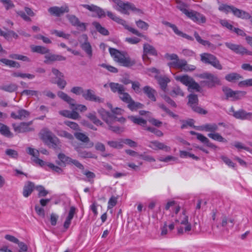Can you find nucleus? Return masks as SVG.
Here are the masks:
<instances>
[{"label": "nucleus", "mask_w": 252, "mask_h": 252, "mask_svg": "<svg viewBox=\"0 0 252 252\" xmlns=\"http://www.w3.org/2000/svg\"><path fill=\"white\" fill-rule=\"evenodd\" d=\"M165 58L167 60L173 61L167 63L170 67L181 69L185 71H193L195 69V66L192 65H188L187 62L184 59H180L175 54H170L166 53L165 54Z\"/></svg>", "instance_id": "f257e3e1"}, {"label": "nucleus", "mask_w": 252, "mask_h": 252, "mask_svg": "<svg viewBox=\"0 0 252 252\" xmlns=\"http://www.w3.org/2000/svg\"><path fill=\"white\" fill-rule=\"evenodd\" d=\"M111 56L113 58L114 60L119 63L121 65L126 67H129L134 65L136 62L134 60L131 59L128 56H126L124 53L113 48L109 49Z\"/></svg>", "instance_id": "f03ea898"}, {"label": "nucleus", "mask_w": 252, "mask_h": 252, "mask_svg": "<svg viewBox=\"0 0 252 252\" xmlns=\"http://www.w3.org/2000/svg\"><path fill=\"white\" fill-rule=\"evenodd\" d=\"M98 113L102 120L104 121L108 126L109 129L117 133L124 131L123 128H121L118 126H112V125L116 122L117 119V117L114 115L111 114L103 108L99 109L98 110Z\"/></svg>", "instance_id": "7ed1b4c3"}, {"label": "nucleus", "mask_w": 252, "mask_h": 252, "mask_svg": "<svg viewBox=\"0 0 252 252\" xmlns=\"http://www.w3.org/2000/svg\"><path fill=\"white\" fill-rule=\"evenodd\" d=\"M41 138L44 141H49L47 145L50 147L55 150H61L62 145L60 139L48 129L43 130Z\"/></svg>", "instance_id": "20e7f679"}, {"label": "nucleus", "mask_w": 252, "mask_h": 252, "mask_svg": "<svg viewBox=\"0 0 252 252\" xmlns=\"http://www.w3.org/2000/svg\"><path fill=\"white\" fill-rule=\"evenodd\" d=\"M57 94L60 98H61L62 99L70 105V108L72 110H74V111L79 110L81 112H84L87 110V107L84 105H76L75 100L74 99L70 97L69 95H68L64 93V92L59 91L58 92Z\"/></svg>", "instance_id": "39448f33"}, {"label": "nucleus", "mask_w": 252, "mask_h": 252, "mask_svg": "<svg viewBox=\"0 0 252 252\" xmlns=\"http://www.w3.org/2000/svg\"><path fill=\"white\" fill-rule=\"evenodd\" d=\"M117 6L116 8L118 11L123 14L129 15L128 10L133 12H139L140 10L136 8L135 5L130 2H125L121 0H112Z\"/></svg>", "instance_id": "423d86ee"}, {"label": "nucleus", "mask_w": 252, "mask_h": 252, "mask_svg": "<svg viewBox=\"0 0 252 252\" xmlns=\"http://www.w3.org/2000/svg\"><path fill=\"white\" fill-rule=\"evenodd\" d=\"M200 60L202 63L210 64L219 70L222 69V66L219 60L214 55L207 53H202L200 55Z\"/></svg>", "instance_id": "0eeeda50"}, {"label": "nucleus", "mask_w": 252, "mask_h": 252, "mask_svg": "<svg viewBox=\"0 0 252 252\" xmlns=\"http://www.w3.org/2000/svg\"><path fill=\"white\" fill-rule=\"evenodd\" d=\"M107 15L112 20L115 21L119 24L124 26L126 30H127L130 32H132L133 34H135L139 37H142L144 38L145 39H147V36L144 35L137 30L128 26L127 25H126V21L120 18V17L116 16L114 13H113L111 11H108L107 12Z\"/></svg>", "instance_id": "6e6552de"}, {"label": "nucleus", "mask_w": 252, "mask_h": 252, "mask_svg": "<svg viewBox=\"0 0 252 252\" xmlns=\"http://www.w3.org/2000/svg\"><path fill=\"white\" fill-rule=\"evenodd\" d=\"M200 77L207 79L204 81L205 85L209 88H212L221 85L220 79L217 75L209 72H205L200 75Z\"/></svg>", "instance_id": "1a4fd4ad"}, {"label": "nucleus", "mask_w": 252, "mask_h": 252, "mask_svg": "<svg viewBox=\"0 0 252 252\" xmlns=\"http://www.w3.org/2000/svg\"><path fill=\"white\" fill-rule=\"evenodd\" d=\"M189 101L188 104L191 107L192 110L199 114H206L207 111L203 109L202 108L197 106L198 103V96L195 94H190L188 96Z\"/></svg>", "instance_id": "9d476101"}, {"label": "nucleus", "mask_w": 252, "mask_h": 252, "mask_svg": "<svg viewBox=\"0 0 252 252\" xmlns=\"http://www.w3.org/2000/svg\"><path fill=\"white\" fill-rule=\"evenodd\" d=\"M32 121H30L29 122H22L19 125H17L15 124H12V127L14 130L18 133H25L34 130V128L30 127V126L32 125Z\"/></svg>", "instance_id": "9b49d317"}, {"label": "nucleus", "mask_w": 252, "mask_h": 252, "mask_svg": "<svg viewBox=\"0 0 252 252\" xmlns=\"http://www.w3.org/2000/svg\"><path fill=\"white\" fill-rule=\"evenodd\" d=\"M230 111L233 113V116L236 119L249 121L252 120V113L251 112H247L243 109L235 111L233 107L230 108Z\"/></svg>", "instance_id": "f8f14e48"}, {"label": "nucleus", "mask_w": 252, "mask_h": 252, "mask_svg": "<svg viewBox=\"0 0 252 252\" xmlns=\"http://www.w3.org/2000/svg\"><path fill=\"white\" fill-rule=\"evenodd\" d=\"M225 46L236 54L244 55L245 54L252 55V52L248 51L240 45L235 44L230 42H225Z\"/></svg>", "instance_id": "ddd939ff"}, {"label": "nucleus", "mask_w": 252, "mask_h": 252, "mask_svg": "<svg viewBox=\"0 0 252 252\" xmlns=\"http://www.w3.org/2000/svg\"><path fill=\"white\" fill-rule=\"evenodd\" d=\"M222 91L225 94L226 99L231 97L235 100L240 98V96H243L246 94V92L242 91H234L230 88L224 86L222 87Z\"/></svg>", "instance_id": "4468645a"}, {"label": "nucleus", "mask_w": 252, "mask_h": 252, "mask_svg": "<svg viewBox=\"0 0 252 252\" xmlns=\"http://www.w3.org/2000/svg\"><path fill=\"white\" fill-rule=\"evenodd\" d=\"M48 11L52 15L60 17L65 13H68L69 11V8L67 5H64L61 7L53 6L48 9Z\"/></svg>", "instance_id": "2eb2a0df"}, {"label": "nucleus", "mask_w": 252, "mask_h": 252, "mask_svg": "<svg viewBox=\"0 0 252 252\" xmlns=\"http://www.w3.org/2000/svg\"><path fill=\"white\" fill-rule=\"evenodd\" d=\"M186 16L195 22L205 23L206 18L202 14L193 10H190L187 13Z\"/></svg>", "instance_id": "dca6fc26"}, {"label": "nucleus", "mask_w": 252, "mask_h": 252, "mask_svg": "<svg viewBox=\"0 0 252 252\" xmlns=\"http://www.w3.org/2000/svg\"><path fill=\"white\" fill-rule=\"evenodd\" d=\"M44 58V63L47 64H51L56 61H65L66 60V58L63 56L53 54L50 53V52L45 55Z\"/></svg>", "instance_id": "f3484780"}, {"label": "nucleus", "mask_w": 252, "mask_h": 252, "mask_svg": "<svg viewBox=\"0 0 252 252\" xmlns=\"http://www.w3.org/2000/svg\"><path fill=\"white\" fill-rule=\"evenodd\" d=\"M81 6L91 12H95L98 18L105 16V13L103 9L94 4H82Z\"/></svg>", "instance_id": "a211bd4d"}, {"label": "nucleus", "mask_w": 252, "mask_h": 252, "mask_svg": "<svg viewBox=\"0 0 252 252\" xmlns=\"http://www.w3.org/2000/svg\"><path fill=\"white\" fill-rule=\"evenodd\" d=\"M83 97L87 100L97 102H103V99L95 95L94 91L88 89L83 94Z\"/></svg>", "instance_id": "6ab92c4d"}, {"label": "nucleus", "mask_w": 252, "mask_h": 252, "mask_svg": "<svg viewBox=\"0 0 252 252\" xmlns=\"http://www.w3.org/2000/svg\"><path fill=\"white\" fill-rule=\"evenodd\" d=\"M81 38L84 41V43L81 44L82 49L87 54L90 58L92 57V48L91 44L88 42V36L86 34H83L81 36Z\"/></svg>", "instance_id": "aec40b11"}, {"label": "nucleus", "mask_w": 252, "mask_h": 252, "mask_svg": "<svg viewBox=\"0 0 252 252\" xmlns=\"http://www.w3.org/2000/svg\"><path fill=\"white\" fill-rule=\"evenodd\" d=\"M66 17L68 20L70 24L74 26H77L82 28L83 31L86 30V25L84 23H81L79 19L74 15L68 14Z\"/></svg>", "instance_id": "412c9836"}, {"label": "nucleus", "mask_w": 252, "mask_h": 252, "mask_svg": "<svg viewBox=\"0 0 252 252\" xmlns=\"http://www.w3.org/2000/svg\"><path fill=\"white\" fill-rule=\"evenodd\" d=\"M234 223L235 220L234 219L229 218L225 214H222L220 223V226L225 228L227 226H229V224H230V226L233 227L234 225Z\"/></svg>", "instance_id": "4be33fe9"}, {"label": "nucleus", "mask_w": 252, "mask_h": 252, "mask_svg": "<svg viewBox=\"0 0 252 252\" xmlns=\"http://www.w3.org/2000/svg\"><path fill=\"white\" fill-rule=\"evenodd\" d=\"M74 136L77 140L83 143H87L86 144V148H92L94 146V143L92 142H90V138L84 133L82 132H75L74 133Z\"/></svg>", "instance_id": "5701e85b"}, {"label": "nucleus", "mask_w": 252, "mask_h": 252, "mask_svg": "<svg viewBox=\"0 0 252 252\" xmlns=\"http://www.w3.org/2000/svg\"><path fill=\"white\" fill-rule=\"evenodd\" d=\"M74 149L78 156L82 158H96V157L91 152L82 150L80 146H74Z\"/></svg>", "instance_id": "b1692460"}, {"label": "nucleus", "mask_w": 252, "mask_h": 252, "mask_svg": "<svg viewBox=\"0 0 252 252\" xmlns=\"http://www.w3.org/2000/svg\"><path fill=\"white\" fill-rule=\"evenodd\" d=\"M150 144L151 145H149V147L155 150H163L166 152H169L171 150L170 147L158 141H151Z\"/></svg>", "instance_id": "393cba45"}, {"label": "nucleus", "mask_w": 252, "mask_h": 252, "mask_svg": "<svg viewBox=\"0 0 252 252\" xmlns=\"http://www.w3.org/2000/svg\"><path fill=\"white\" fill-rule=\"evenodd\" d=\"M35 188L34 184L31 181L27 182L23 188V196L25 197H29Z\"/></svg>", "instance_id": "a878e982"}, {"label": "nucleus", "mask_w": 252, "mask_h": 252, "mask_svg": "<svg viewBox=\"0 0 252 252\" xmlns=\"http://www.w3.org/2000/svg\"><path fill=\"white\" fill-rule=\"evenodd\" d=\"M194 36L198 43L204 46H207L211 50H215L216 46L213 44L208 40H205L201 39L198 33L195 32H194Z\"/></svg>", "instance_id": "bb28decb"}, {"label": "nucleus", "mask_w": 252, "mask_h": 252, "mask_svg": "<svg viewBox=\"0 0 252 252\" xmlns=\"http://www.w3.org/2000/svg\"><path fill=\"white\" fill-rule=\"evenodd\" d=\"M144 93L147 96V97L153 101H156L155 94L156 91L152 88L149 86H146L143 88Z\"/></svg>", "instance_id": "cd10ccee"}, {"label": "nucleus", "mask_w": 252, "mask_h": 252, "mask_svg": "<svg viewBox=\"0 0 252 252\" xmlns=\"http://www.w3.org/2000/svg\"><path fill=\"white\" fill-rule=\"evenodd\" d=\"M58 158L60 160L56 162L58 165H62L63 164L64 166H65L66 164H71L72 159L66 156L65 154L60 153L58 155Z\"/></svg>", "instance_id": "c85d7f7f"}, {"label": "nucleus", "mask_w": 252, "mask_h": 252, "mask_svg": "<svg viewBox=\"0 0 252 252\" xmlns=\"http://www.w3.org/2000/svg\"><path fill=\"white\" fill-rule=\"evenodd\" d=\"M109 87L113 93H117L119 94L122 93L123 91H126V88L124 85L117 83L111 82L109 83Z\"/></svg>", "instance_id": "c756f323"}, {"label": "nucleus", "mask_w": 252, "mask_h": 252, "mask_svg": "<svg viewBox=\"0 0 252 252\" xmlns=\"http://www.w3.org/2000/svg\"><path fill=\"white\" fill-rule=\"evenodd\" d=\"M75 208L73 206L70 207L68 216H67L66 220L63 223V227L66 229L68 228L71 223V221L73 219L75 213Z\"/></svg>", "instance_id": "7c9ffc66"}, {"label": "nucleus", "mask_w": 252, "mask_h": 252, "mask_svg": "<svg viewBox=\"0 0 252 252\" xmlns=\"http://www.w3.org/2000/svg\"><path fill=\"white\" fill-rule=\"evenodd\" d=\"M233 14L238 18L244 19H250L251 18V16L248 12L240 10L234 7L233 10Z\"/></svg>", "instance_id": "2f4dec72"}, {"label": "nucleus", "mask_w": 252, "mask_h": 252, "mask_svg": "<svg viewBox=\"0 0 252 252\" xmlns=\"http://www.w3.org/2000/svg\"><path fill=\"white\" fill-rule=\"evenodd\" d=\"M31 49L32 52L37 53L40 54H45L49 53L50 50L45 47L39 45H31Z\"/></svg>", "instance_id": "473e14b6"}, {"label": "nucleus", "mask_w": 252, "mask_h": 252, "mask_svg": "<svg viewBox=\"0 0 252 252\" xmlns=\"http://www.w3.org/2000/svg\"><path fill=\"white\" fill-rule=\"evenodd\" d=\"M59 113L63 116L74 120L77 119L80 117L79 114L74 110H72L71 112L68 110L61 111L59 112Z\"/></svg>", "instance_id": "72a5a7b5"}, {"label": "nucleus", "mask_w": 252, "mask_h": 252, "mask_svg": "<svg viewBox=\"0 0 252 252\" xmlns=\"http://www.w3.org/2000/svg\"><path fill=\"white\" fill-rule=\"evenodd\" d=\"M218 129V126L216 124H206L201 126L199 129L213 133L217 131Z\"/></svg>", "instance_id": "f704fd0d"}, {"label": "nucleus", "mask_w": 252, "mask_h": 252, "mask_svg": "<svg viewBox=\"0 0 252 252\" xmlns=\"http://www.w3.org/2000/svg\"><path fill=\"white\" fill-rule=\"evenodd\" d=\"M157 80L161 90L166 92L167 84L170 80L166 76H159L157 78Z\"/></svg>", "instance_id": "c9c22d12"}, {"label": "nucleus", "mask_w": 252, "mask_h": 252, "mask_svg": "<svg viewBox=\"0 0 252 252\" xmlns=\"http://www.w3.org/2000/svg\"><path fill=\"white\" fill-rule=\"evenodd\" d=\"M197 138L198 140L200 141L202 143L205 144L208 147L217 149L218 147L215 145L214 144L211 143L208 138L202 135V134H197Z\"/></svg>", "instance_id": "e433bc0d"}, {"label": "nucleus", "mask_w": 252, "mask_h": 252, "mask_svg": "<svg viewBox=\"0 0 252 252\" xmlns=\"http://www.w3.org/2000/svg\"><path fill=\"white\" fill-rule=\"evenodd\" d=\"M0 133L7 137L11 138L13 136V134L10 131L9 127L1 123H0Z\"/></svg>", "instance_id": "4c0bfd02"}, {"label": "nucleus", "mask_w": 252, "mask_h": 252, "mask_svg": "<svg viewBox=\"0 0 252 252\" xmlns=\"http://www.w3.org/2000/svg\"><path fill=\"white\" fill-rule=\"evenodd\" d=\"M175 79L177 81L181 82L182 84L188 87L193 79L192 78L187 75L178 76L175 77Z\"/></svg>", "instance_id": "58836bf2"}, {"label": "nucleus", "mask_w": 252, "mask_h": 252, "mask_svg": "<svg viewBox=\"0 0 252 252\" xmlns=\"http://www.w3.org/2000/svg\"><path fill=\"white\" fill-rule=\"evenodd\" d=\"M92 24L95 28L96 30L102 35L105 36L109 35V32L108 31L106 28L102 27L98 22H94Z\"/></svg>", "instance_id": "ea45409f"}, {"label": "nucleus", "mask_w": 252, "mask_h": 252, "mask_svg": "<svg viewBox=\"0 0 252 252\" xmlns=\"http://www.w3.org/2000/svg\"><path fill=\"white\" fill-rule=\"evenodd\" d=\"M86 117L94 125L97 126H103V123L97 118L95 113H89L86 115Z\"/></svg>", "instance_id": "a19ab883"}, {"label": "nucleus", "mask_w": 252, "mask_h": 252, "mask_svg": "<svg viewBox=\"0 0 252 252\" xmlns=\"http://www.w3.org/2000/svg\"><path fill=\"white\" fill-rule=\"evenodd\" d=\"M127 107L131 111H136L138 109L143 108L144 105L140 102H135L131 99L128 102Z\"/></svg>", "instance_id": "79ce46f5"}, {"label": "nucleus", "mask_w": 252, "mask_h": 252, "mask_svg": "<svg viewBox=\"0 0 252 252\" xmlns=\"http://www.w3.org/2000/svg\"><path fill=\"white\" fill-rule=\"evenodd\" d=\"M18 89V86L14 83H11L8 85L0 86V90L7 92L9 93H13L16 91Z\"/></svg>", "instance_id": "37998d69"}, {"label": "nucleus", "mask_w": 252, "mask_h": 252, "mask_svg": "<svg viewBox=\"0 0 252 252\" xmlns=\"http://www.w3.org/2000/svg\"><path fill=\"white\" fill-rule=\"evenodd\" d=\"M143 50L145 54H149L154 56L157 55V52L155 48L149 44L145 43L143 46Z\"/></svg>", "instance_id": "c03bdc74"}, {"label": "nucleus", "mask_w": 252, "mask_h": 252, "mask_svg": "<svg viewBox=\"0 0 252 252\" xmlns=\"http://www.w3.org/2000/svg\"><path fill=\"white\" fill-rule=\"evenodd\" d=\"M175 1L177 4V8L186 15L187 13L189 11L187 9L188 5L180 0H175Z\"/></svg>", "instance_id": "a18cd8bd"}, {"label": "nucleus", "mask_w": 252, "mask_h": 252, "mask_svg": "<svg viewBox=\"0 0 252 252\" xmlns=\"http://www.w3.org/2000/svg\"><path fill=\"white\" fill-rule=\"evenodd\" d=\"M128 119L130 120L133 123L145 126L146 125V120L143 119L142 118L136 117L133 116H130L128 117Z\"/></svg>", "instance_id": "49530a36"}, {"label": "nucleus", "mask_w": 252, "mask_h": 252, "mask_svg": "<svg viewBox=\"0 0 252 252\" xmlns=\"http://www.w3.org/2000/svg\"><path fill=\"white\" fill-rule=\"evenodd\" d=\"M208 136L214 140H216V141H218L219 142H224V143L227 142L226 139H225L224 138H223L219 133H216L215 132H213V133H210L208 134Z\"/></svg>", "instance_id": "de8ad7c7"}, {"label": "nucleus", "mask_w": 252, "mask_h": 252, "mask_svg": "<svg viewBox=\"0 0 252 252\" xmlns=\"http://www.w3.org/2000/svg\"><path fill=\"white\" fill-rule=\"evenodd\" d=\"M242 78L243 77L239 74L235 72L228 74L225 76V79L229 82H232L234 80L242 79Z\"/></svg>", "instance_id": "09e8293b"}, {"label": "nucleus", "mask_w": 252, "mask_h": 252, "mask_svg": "<svg viewBox=\"0 0 252 252\" xmlns=\"http://www.w3.org/2000/svg\"><path fill=\"white\" fill-rule=\"evenodd\" d=\"M0 62L10 67L19 68L20 67V64L14 61L9 60L6 59H1Z\"/></svg>", "instance_id": "8fccbe9b"}, {"label": "nucleus", "mask_w": 252, "mask_h": 252, "mask_svg": "<svg viewBox=\"0 0 252 252\" xmlns=\"http://www.w3.org/2000/svg\"><path fill=\"white\" fill-rule=\"evenodd\" d=\"M170 95L173 96L177 95L183 96H184V93L179 86H176L173 88Z\"/></svg>", "instance_id": "3c124183"}, {"label": "nucleus", "mask_w": 252, "mask_h": 252, "mask_svg": "<svg viewBox=\"0 0 252 252\" xmlns=\"http://www.w3.org/2000/svg\"><path fill=\"white\" fill-rule=\"evenodd\" d=\"M57 134L60 137H63L69 140H73L74 139L73 136L71 133L63 130H58Z\"/></svg>", "instance_id": "603ef678"}, {"label": "nucleus", "mask_w": 252, "mask_h": 252, "mask_svg": "<svg viewBox=\"0 0 252 252\" xmlns=\"http://www.w3.org/2000/svg\"><path fill=\"white\" fill-rule=\"evenodd\" d=\"M51 33L55 34L58 37H63V38L64 39H69V38L70 37V35L69 34L65 33L63 31H57L56 30H52L51 31Z\"/></svg>", "instance_id": "864d4df0"}, {"label": "nucleus", "mask_w": 252, "mask_h": 252, "mask_svg": "<svg viewBox=\"0 0 252 252\" xmlns=\"http://www.w3.org/2000/svg\"><path fill=\"white\" fill-rule=\"evenodd\" d=\"M120 98L124 102L128 103V102L132 99L130 95L127 93H126L125 91H123L122 93L120 94Z\"/></svg>", "instance_id": "5fc2aeb1"}, {"label": "nucleus", "mask_w": 252, "mask_h": 252, "mask_svg": "<svg viewBox=\"0 0 252 252\" xmlns=\"http://www.w3.org/2000/svg\"><path fill=\"white\" fill-rule=\"evenodd\" d=\"M35 189L38 191V197H44L48 193V191L42 186H37Z\"/></svg>", "instance_id": "6e6d98bb"}, {"label": "nucleus", "mask_w": 252, "mask_h": 252, "mask_svg": "<svg viewBox=\"0 0 252 252\" xmlns=\"http://www.w3.org/2000/svg\"><path fill=\"white\" fill-rule=\"evenodd\" d=\"M5 153L7 156L13 158H17L19 156L17 151L11 149H6Z\"/></svg>", "instance_id": "4d7b16f0"}, {"label": "nucleus", "mask_w": 252, "mask_h": 252, "mask_svg": "<svg viewBox=\"0 0 252 252\" xmlns=\"http://www.w3.org/2000/svg\"><path fill=\"white\" fill-rule=\"evenodd\" d=\"M18 119L23 120L24 119L29 117L30 113L25 109H21L18 111Z\"/></svg>", "instance_id": "13d9d810"}, {"label": "nucleus", "mask_w": 252, "mask_h": 252, "mask_svg": "<svg viewBox=\"0 0 252 252\" xmlns=\"http://www.w3.org/2000/svg\"><path fill=\"white\" fill-rule=\"evenodd\" d=\"M136 25L138 28L145 31L147 30L149 27L148 23L141 20H139L136 21Z\"/></svg>", "instance_id": "bf43d9fd"}, {"label": "nucleus", "mask_w": 252, "mask_h": 252, "mask_svg": "<svg viewBox=\"0 0 252 252\" xmlns=\"http://www.w3.org/2000/svg\"><path fill=\"white\" fill-rule=\"evenodd\" d=\"M180 156L181 158L189 157V158H191L196 160H197L199 159V158L198 157L195 156L194 154H192L191 153H189L188 152L184 151H180Z\"/></svg>", "instance_id": "052dcab7"}, {"label": "nucleus", "mask_w": 252, "mask_h": 252, "mask_svg": "<svg viewBox=\"0 0 252 252\" xmlns=\"http://www.w3.org/2000/svg\"><path fill=\"white\" fill-rule=\"evenodd\" d=\"M64 124L67 126H69L71 129H72L74 130H76V131H80L81 130L79 125L75 122L66 121L64 122Z\"/></svg>", "instance_id": "680f3d73"}, {"label": "nucleus", "mask_w": 252, "mask_h": 252, "mask_svg": "<svg viewBox=\"0 0 252 252\" xmlns=\"http://www.w3.org/2000/svg\"><path fill=\"white\" fill-rule=\"evenodd\" d=\"M27 152L28 154L32 156L34 158L38 157L39 155V152L38 150L31 147L27 148Z\"/></svg>", "instance_id": "e2e57ef3"}, {"label": "nucleus", "mask_w": 252, "mask_h": 252, "mask_svg": "<svg viewBox=\"0 0 252 252\" xmlns=\"http://www.w3.org/2000/svg\"><path fill=\"white\" fill-rule=\"evenodd\" d=\"M6 10H9L14 7V4L11 0H0Z\"/></svg>", "instance_id": "0e129e2a"}, {"label": "nucleus", "mask_w": 252, "mask_h": 252, "mask_svg": "<svg viewBox=\"0 0 252 252\" xmlns=\"http://www.w3.org/2000/svg\"><path fill=\"white\" fill-rule=\"evenodd\" d=\"M107 144L111 147L116 149H121L123 147V144L116 141H108Z\"/></svg>", "instance_id": "69168bd1"}, {"label": "nucleus", "mask_w": 252, "mask_h": 252, "mask_svg": "<svg viewBox=\"0 0 252 252\" xmlns=\"http://www.w3.org/2000/svg\"><path fill=\"white\" fill-rule=\"evenodd\" d=\"M63 77H60L59 78H58L56 82H52V83L57 84L60 89H63L66 85V82L65 80L63 79Z\"/></svg>", "instance_id": "338daca9"}, {"label": "nucleus", "mask_w": 252, "mask_h": 252, "mask_svg": "<svg viewBox=\"0 0 252 252\" xmlns=\"http://www.w3.org/2000/svg\"><path fill=\"white\" fill-rule=\"evenodd\" d=\"M188 87L189 89L195 90L197 92H200L201 90V87H200L199 84L194 81L193 79L191 81Z\"/></svg>", "instance_id": "774afa93"}]
</instances>
